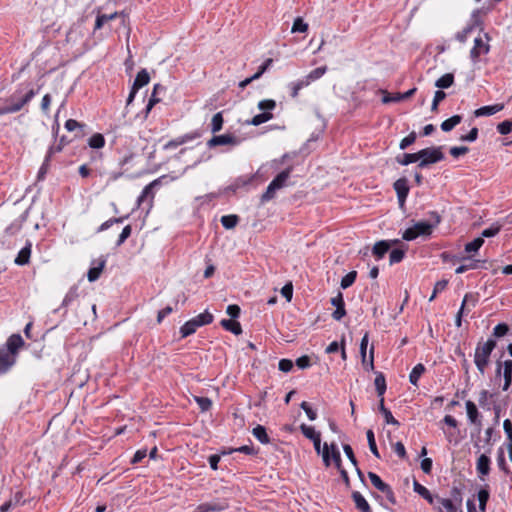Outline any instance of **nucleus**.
I'll return each mask as SVG.
<instances>
[{
	"instance_id": "obj_1",
	"label": "nucleus",
	"mask_w": 512,
	"mask_h": 512,
	"mask_svg": "<svg viewBox=\"0 0 512 512\" xmlns=\"http://www.w3.org/2000/svg\"><path fill=\"white\" fill-rule=\"evenodd\" d=\"M37 94L33 88L24 90L22 87L17 88L10 96L6 99V105L4 106L8 114H13L21 111Z\"/></svg>"
},
{
	"instance_id": "obj_2",
	"label": "nucleus",
	"mask_w": 512,
	"mask_h": 512,
	"mask_svg": "<svg viewBox=\"0 0 512 512\" xmlns=\"http://www.w3.org/2000/svg\"><path fill=\"white\" fill-rule=\"evenodd\" d=\"M496 347V341L489 338L485 342H479L475 349L474 363L481 374H484L490 362L492 351Z\"/></svg>"
},
{
	"instance_id": "obj_3",
	"label": "nucleus",
	"mask_w": 512,
	"mask_h": 512,
	"mask_svg": "<svg viewBox=\"0 0 512 512\" xmlns=\"http://www.w3.org/2000/svg\"><path fill=\"white\" fill-rule=\"evenodd\" d=\"M126 17L121 13H112L109 15H98L95 21L94 30L102 28L109 30H119L121 25L125 28Z\"/></svg>"
},
{
	"instance_id": "obj_4",
	"label": "nucleus",
	"mask_w": 512,
	"mask_h": 512,
	"mask_svg": "<svg viewBox=\"0 0 512 512\" xmlns=\"http://www.w3.org/2000/svg\"><path fill=\"white\" fill-rule=\"evenodd\" d=\"M292 170V167L286 168L270 182L266 191L261 196L262 203L272 200L275 197L276 191L280 190L286 185V182L290 177Z\"/></svg>"
},
{
	"instance_id": "obj_5",
	"label": "nucleus",
	"mask_w": 512,
	"mask_h": 512,
	"mask_svg": "<svg viewBox=\"0 0 512 512\" xmlns=\"http://www.w3.org/2000/svg\"><path fill=\"white\" fill-rule=\"evenodd\" d=\"M419 156V168H425L430 164L442 161L445 156L442 152V147H429L418 151Z\"/></svg>"
},
{
	"instance_id": "obj_6",
	"label": "nucleus",
	"mask_w": 512,
	"mask_h": 512,
	"mask_svg": "<svg viewBox=\"0 0 512 512\" xmlns=\"http://www.w3.org/2000/svg\"><path fill=\"white\" fill-rule=\"evenodd\" d=\"M433 225L426 221H419L412 227L405 230L402 237L406 241L416 239L418 236H429L432 234Z\"/></svg>"
},
{
	"instance_id": "obj_7",
	"label": "nucleus",
	"mask_w": 512,
	"mask_h": 512,
	"mask_svg": "<svg viewBox=\"0 0 512 512\" xmlns=\"http://www.w3.org/2000/svg\"><path fill=\"white\" fill-rule=\"evenodd\" d=\"M321 454H322L323 463L326 467H329L331 465V459H332L335 464V467L338 470L343 468L341 454H340V451L335 443H332L330 445H328L327 443H324Z\"/></svg>"
},
{
	"instance_id": "obj_8",
	"label": "nucleus",
	"mask_w": 512,
	"mask_h": 512,
	"mask_svg": "<svg viewBox=\"0 0 512 512\" xmlns=\"http://www.w3.org/2000/svg\"><path fill=\"white\" fill-rule=\"evenodd\" d=\"M485 13L481 10H476L472 13L471 18L463 30V32H483Z\"/></svg>"
},
{
	"instance_id": "obj_9",
	"label": "nucleus",
	"mask_w": 512,
	"mask_h": 512,
	"mask_svg": "<svg viewBox=\"0 0 512 512\" xmlns=\"http://www.w3.org/2000/svg\"><path fill=\"white\" fill-rule=\"evenodd\" d=\"M485 36H488V34H485ZM488 41V37H486V41H484L480 36L474 39V46L470 51V57L473 62H477L481 55H485L489 52L490 46Z\"/></svg>"
},
{
	"instance_id": "obj_10",
	"label": "nucleus",
	"mask_w": 512,
	"mask_h": 512,
	"mask_svg": "<svg viewBox=\"0 0 512 512\" xmlns=\"http://www.w3.org/2000/svg\"><path fill=\"white\" fill-rule=\"evenodd\" d=\"M393 187L396 191L399 205L400 207H403L410 190L408 180L405 177L399 178L394 182Z\"/></svg>"
},
{
	"instance_id": "obj_11",
	"label": "nucleus",
	"mask_w": 512,
	"mask_h": 512,
	"mask_svg": "<svg viewBox=\"0 0 512 512\" xmlns=\"http://www.w3.org/2000/svg\"><path fill=\"white\" fill-rule=\"evenodd\" d=\"M240 143L239 138L232 134H223L218 136H213L208 142L207 146L209 148H213L219 145H232L236 146Z\"/></svg>"
},
{
	"instance_id": "obj_12",
	"label": "nucleus",
	"mask_w": 512,
	"mask_h": 512,
	"mask_svg": "<svg viewBox=\"0 0 512 512\" xmlns=\"http://www.w3.org/2000/svg\"><path fill=\"white\" fill-rule=\"evenodd\" d=\"M300 429L303 435L313 441L314 449L317 454L322 452L321 450V435L319 432H316L314 427L308 426L306 424H301Z\"/></svg>"
},
{
	"instance_id": "obj_13",
	"label": "nucleus",
	"mask_w": 512,
	"mask_h": 512,
	"mask_svg": "<svg viewBox=\"0 0 512 512\" xmlns=\"http://www.w3.org/2000/svg\"><path fill=\"white\" fill-rule=\"evenodd\" d=\"M229 504L226 500L206 502L198 505L194 512H221L226 510Z\"/></svg>"
},
{
	"instance_id": "obj_14",
	"label": "nucleus",
	"mask_w": 512,
	"mask_h": 512,
	"mask_svg": "<svg viewBox=\"0 0 512 512\" xmlns=\"http://www.w3.org/2000/svg\"><path fill=\"white\" fill-rule=\"evenodd\" d=\"M465 406L468 420L470 421V423L476 425L478 427V432H480L482 424L480 420V413L477 409V406L471 400H467Z\"/></svg>"
},
{
	"instance_id": "obj_15",
	"label": "nucleus",
	"mask_w": 512,
	"mask_h": 512,
	"mask_svg": "<svg viewBox=\"0 0 512 512\" xmlns=\"http://www.w3.org/2000/svg\"><path fill=\"white\" fill-rule=\"evenodd\" d=\"M416 90L417 89L414 87V88L406 91L405 93L390 94V93L385 92V94L382 98V102L390 103V102H399V101L405 100V99L413 96L415 94Z\"/></svg>"
},
{
	"instance_id": "obj_16",
	"label": "nucleus",
	"mask_w": 512,
	"mask_h": 512,
	"mask_svg": "<svg viewBox=\"0 0 512 512\" xmlns=\"http://www.w3.org/2000/svg\"><path fill=\"white\" fill-rule=\"evenodd\" d=\"M6 345V351L9 352L10 355L15 356L19 348H21L24 345V341L21 335L13 334L8 338Z\"/></svg>"
},
{
	"instance_id": "obj_17",
	"label": "nucleus",
	"mask_w": 512,
	"mask_h": 512,
	"mask_svg": "<svg viewBox=\"0 0 512 512\" xmlns=\"http://www.w3.org/2000/svg\"><path fill=\"white\" fill-rule=\"evenodd\" d=\"M16 361V357L10 355L6 350H0V374L7 372Z\"/></svg>"
},
{
	"instance_id": "obj_18",
	"label": "nucleus",
	"mask_w": 512,
	"mask_h": 512,
	"mask_svg": "<svg viewBox=\"0 0 512 512\" xmlns=\"http://www.w3.org/2000/svg\"><path fill=\"white\" fill-rule=\"evenodd\" d=\"M503 378L502 390L507 391L512 383V360L510 359L503 361Z\"/></svg>"
},
{
	"instance_id": "obj_19",
	"label": "nucleus",
	"mask_w": 512,
	"mask_h": 512,
	"mask_svg": "<svg viewBox=\"0 0 512 512\" xmlns=\"http://www.w3.org/2000/svg\"><path fill=\"white\" fill-rule=\"evenodd\" d=\"M61 149H62L61 146H58L56 149H54V147H50V149L48 150L47 155L44 159V162L38 171V176H37L38 180H43L45 178V175L47 174L48 169H49V162H50V159H51L53 153L59 152V151H61Z\"/></svg>"
},
{
	"instance_id": "obj_20",
	"label": "nucleus",
	"mask_w": 512,
	"mask_h": 512,
	"mask_svg": "<svg viewBox=\"0 0 512 512\" xmlns=\"http://www.w3.org/2000/svg\"><path fill=\"white\" fill-rule=\"evenodd\" d=\"M352 499L355 503V507L361 512H372L371 507L364 496L358 492H352Z\"/></svg>"
},
{
	"instance_id": "obj_21",
	"label": "nucleus",
	"mask_w": 512,
	"mask_h": 512,
	"mask_svg": "<svg viewBox=\"0 0 512 512\" xmlns=\"http://www.w3.org/2000/svg\"><path fill=\"white\" fill-rule=\"evenodd\" d=\"M504 108V104H495L490 106H483L474 111L476 117L491 116L501 111Z\"/></svg>"
},
{
	"instance_id": "obj_22",
	"label": "nucleus",
	"mask_w": 512,
	"mask_h": 512,
	"mask_svg": "<svg viewBox=\"0 0 512 512\" xmlns=\"http://www.w3.org/2000/svg\"><path fill=\"white\" fill-rule=\"evenodd\" d=\"M31 256V243L28 242L18 253L15 258V264L23 266L29 263Z\"/></svg>"
},
{
	"instance_id": "obj_23",
	"label": "nucleus",
	"mask_w": 512,
	"mask_h": 512,
	"mask_svg": "<svg viewBox=\"0 0 512 512\" xmlns=\"http://www.w3.org/2000/svg\"><path fill=\"white\" fill-rule=\"evenodd\" d=\"M390 249V243L385 240L378 241L374 244L372 248V254L377 258V260L382 259L384 255Z\"/></svg>"
},
{
	"instance_id": "obj_24",
	"label": "nucleus",
	"mask_w": 512,
	"mask_h": 512,
	"mask_svg": "<svg viewBox=\"0 0 512 512\" xmlns=\"http://www.w3.org/2000/svg\"><path fill=\"white\" fill-rule=\"evenodd\" d=\"M476 469L480 475H488L490 472V458L485 454L480 455L477 459Z\"/></svg>"
},
{
	"instance_id": "obj_25",
	"label": "nucleus",
	"mask_w": 512,
	"mask_h": 512,
	"mask_svg": "<svg viewBox=\"0 0 512 512\" xmlns=\"http://www.w3.org/2000/svg\"><path fill=\"white\" fill-rule=\"evenodd\" d=\"M310 85L309 79H306V77L299 79L297 81L291 82L288 87L290 89V95L292 98H296L299 94V91L303 89L304 87H307Z\"/></svg>"
},
{
	"instance_id": "obj_26",
	"label": "nucleus",
	"mask_w": 512,
	"mask_h": 512,
	"mask_svg": "<svg viewBox=\"0 0 512 512\" xmlns=\"http://www.w3.org/2000/svg\"><path fill=\"white\" fill-rule=\"evenodd\" d=\"M160 184V179H155L153 180L151 183H149L147 186L144 187V189L142 190L141 194L139 195L138 199H137V206L139 207L141 205L142 202H144V200L147 198V197H151L153 198L154 195H153V192H152V189L159 185Z\"/></svg>"
},
{
	"instance_id": "obj_27",
	"label": "nucleus",
	"mask_w": 512,
	"mask_h": 512,
	"mask_svg": "<svg viewBox=\"0 0 512 512\" xmlns=\"http://www.w3.org/2000/svg\"><path fill=\"white\" fill-rule=\"evenodd\" d=\"M200 326L193 318L184 323L180 328V334L182 338H186L196 332Z\"/></svg>"
},
{
	"instance_id": "obj_28",
	"label": "nucleus",
	"mask_w": 512,
	"mask_h": 512,
	"mask_svg": "<svg viewBox=\"0 0 512 512\" xmlns=\"http://www.w3.org/2000/svg\"><path fill=\"white\" fill-rule=\"evenodd\" d=\"M221 326L230 331L235 335H240L242 333V327L239 322L232 319H222L220 322Z\"/></svg>"
},
{
	"instance_id": "obj_29",
	"label": "nucleus",
	"mask_w": 512,
	"mask_h": 512,
	"mask_svg": "<svg viewBox=\"0 0 512 512\" xmlns=\"http://www.w3.org/2000/svg\"><path fill=\"white\" fill-rule=\"evenodd\" d=\"M150 81L149 73L146 69H142L138 72L136 75V78L134 80L133 86L135 89H140L143 86L147 85Z\"/></svg>"
},
{
	"instance_id": "obj_30",
	"label": "nucleus",
	"mask_w": 512,
	"mask_h": 512,
	"mask_svg": "<svg viewBox=\"0 0 512 512\" xmlns=\"http://www.w3.org/2000/svg\"><path fill=\"white\" fill-rule=\"evenodd\" d=\"M253 436L262 444H268L270 442V438L266 432V428L262 425H257L252 430Z\"/></svg>"
},
{
	"instance_id": "obj_31",
	"label": "nucleus",
	"mask_w": 512,
	"mask_h": 512,
	"mask_svg": "<svg viewBox=\"0 0 512 512\" xmlns=\"http://www.w3.org/2000/svg\"><path fill=\"white\" fill-rule=\"evenodd\" d=\"M495 396L494 393H490L488 390H482L479 393L478 402L481 408L490 410L491 409V402L490 400Z\"/></svg>"
},
{
	"instance_id": "obj_32",
	"label": "nucleus",
	"mask_w": 512,
	"mask_h": 512,
	"mask_svg": "<svg viewBox=\"0 0 512 512\" xmlns=\"http://www.w3.org/2000/svg\"><path fill=\"white\" fill-rule=\"evenodd\" d=\"M374 384H375V388H376L378 397L384 396L387 387H386L385 376L382 372H378L376 374Z\"/></svg>"
},
{
	"instance_id": "obj_33",
	"label": "nucleus",
	"mask_w": 512,
	"mask_h": 512,
	"mask_svg": "<svg viewBox=\"0 0 512 512\" xmlns=\"http://www.w3.org/2000/svg\"><path fill=\"white\" fill-rule=\"evenodd\" d=\"M105 264H106V260L102 259L96 267H92L89 269V271L87 273V278L90 282H94L100 277V275L105 267Z\"/></svg>"
},
{
	"instance_id": "obj_34",
	"label": "nucleus",
	"mask_w": 512,
	"mask_h": 512,
	"mask_svg": "<svg viewBox=\"0 0 512 512\" xmlns=\"http://www.w3.org/2000/svg\"><path fill=\"white\" fill-rule=\"evenodd\" d=\"M425 366L421 363L414 366L412 369L410 375H409V381L412 385L418 386L419 378L422 376V374L425 372Z\"/></svg>"
},
{
	"instance_id": "obj_35",
	"label": "nucleus",
	"mask_w": 512,
	"mask_h": 512,
	"mask_svg": "<svg viewBox=\"0 0 512 512\" xmlns=\"http://www.w3.org/2000/svg\"><path fill=\"white\" fill-rule=\"evenodd\" d=\"M461 121L462 117L460 115H454L441 123V129L444 132H449L461 123Z\"/></svg>"
},
{
	"instance_id": "obj_36",
	"label": "nucleus",
	"mask_w": 512,
	"mask_h": 512,
	"mask_svg": "<svg viewBox=\"0 0 512 512\" xmlns=\"http://www.w3.org/2000/svg\"><path fill=\"white\" fill-rule=\"evenodd\" d=\"M413 489L417 494H419L421 497L427 500L430 504L433 503L434 498L430 491L416 480L413 483Z\"/></svg>"
},
{
	"instance_id": "obj_37",
	"label": "nucleus",
	"mask_w": 512,
	"mask_h": 512,
	"mask_svg": "<svg viewBox=\"0 0 512 512\" xmlns=\"http://www.w3.org/2000/svg\"><path fill=\"white\" fill-rule=\"evenodd\" d=\"M21 498V493H16L13 497H11L8 501H6L0 506V512H9L10 509L19 505V503L21 502Z\"/></svg>"
},
{
	"instance_id": "obj_38",
	"label": "nucleus",
	"mask_w": 512,
	"mask_h": 512,
	"mask_svg": "<svg viewBox=\"0 0 512 512\" xmlns=\"http://www.w3.org/2000/svg\"><path fill=\"white\" fill-rule=\"evenodd\" d=\"M418 152L416 153H404L402 156H397L396 161L403 166L409 165L419 161Z\"/></svg>"
},
{
	"instance_id": "obj_39",
	"label": "nucleus",
	"mask_w": 512,
	"mask_h": 512,
	"mask_svg": "<svg viewBox=\"0 0 512 512\" xmlns=\"http://www.w3.org/2000/svg\"><path fill=\"white\" fill-rule=\"evenodd\" d=\"M453 83L454 75L451 73H446L435 82V86L440 89H446L452 86Z\"/></svg>"
},
{
	"instance_id": "obj_40",
	"label": "nucleus",
	"mask_w": 512,
	"mask_h": 512,
	"mask_svg": "<svg viewBox=\"0 0 512 512\" xmlns=\"http://www.w3.org/2000/svg\"><path fill=\"white\" fill-rule=\"evenodd\" d=\"M272 118L273 114L271 112H262L260 114L255 115L248 123L253 126H259L265 122H268Z\"/></svg>"
},
{
	"instance_id": "obj_41",
	"label": "nucleus",
	"mask_w": 512,
	"mask_h": 512,
	"mask_svg": "<svg viewBox=\"0 0 512 512\" xmlns=\"http://www.w3.org/2000/svg\"><path fill=\"white\" fill-rule=\"evenodd\" d=\"M239 222V217L237 215H224L221 217V224L226 229H233Z\"/></svg>"
},
{
	"instance_id": "obj_42",
	"label": "nucleus",
	"mask_w": 512,
	"mask_h": 512,
	"mask_svg": "<svg viewBox=\"0 0 512 512\" xmlns=\"http://www.w3.org/2000/svg\"><path fill=\"white\" fill-rule=\"evenodd\" d=\"M88 144L94 149L102 148L105 145V138L102 134L96 133L90 137Z\"/></svg>"
},
{
	"instance_id": "obj_43",
	"label": "nucleus",
	"mask_w": 512,
	"mask_h": 512,
	"mask_svg": "<svg viewBox=\"0 0 512 512\" xmlns=\"http://www.w3.org/2000/svg\"><path fill=\"white\" fill-rule=\"evenodd\" d=\"M483 244H484V239L482 237H477L473 241H471L465 245V252L475 253L482 247Z\"/></svg>"
},
{
	"instance_id": "obj_44",
	"label": "nucleus",
	"mask_w": 512,
	"mask_h": 512,
	"mask_svg": "<svg viewBox=\"0 0 512 512\" xmlns=\"http://www.w3.org/2000/svg\"><path fill=\"white\" fill-rule=\"evenodd\" d=\"M223 123H224V120H223L222 112H218V113L214 114V116L212 117V121H211V132L212 133L219 132L223 127Z\"/></svg>"
},
{
	"instance_id": "obj_45",
	"label": "nucleus",
	"mask_w": 512,
	"mask_h": 512,
	"mask_svg": "<svg viewBox=\"0 0 512 512\" xmlns=\"http://www.w3.org/2000/svg\"><path fill=\"white\" fill-rule=\"evenodd\" d=\"M366 436H367V441H368L370 451L372 452V454L375 457L380 458V454H379V451H378V448L376 445V441H375L374 432L371 429H369L366 432Z\"/></svg>"
},
{
	"instance_id": "obj_46",
	"label": "nucleus",
	"mask_w": 512,
	"mask_h": 512,
	"mask_svg": "<svg viewBox=\"0 0 512 512\" xmlns=\"http://www.w3.org/2000/svg\"><path fill=\"white\" fill-rule=\"evenodd\" d=\"M192 139H193V137L190 136V135L181 136V137H179V138H177L175 140H171L168 143H166L164 145V149L169 150V149L176 148V147H178V146H180V145H182V144H184L187 141L192 140Z\"/></svg>"
},
{
	"instance_id": "obj_47",
	"label": "nucleus",
	"mask_w": 512,
	"mask_h": 512,
	"mask_svg": "<svg viewBox=\"0 0 512 512\" xmlns=\"http://www.w3.org/2000/svg\"><path fill=\"white\" fill-rule=\"evenodd\" d=\"M193 319L196 320L197 324L201 327L212 323L214 317L210 312L206 310L203 313L194 317Z\"/></svg>"
},
{
	"instance_id": "obj_48",
	"label": "nucleus",
	"mask_w": 512,
	"mask_h": 512,
	"mask_svg": "<svg viewBox=\"0 0 512 512\" xmlns=\"http://www.w3.org/2000/svg\"><path fill=\"white\" fill-rule=\"evenodd\" d=\"M356 277H357V272L356 271H350L349 273H347L342 279H341V283H340V286L342 289H347L349 288L351 285H353V283L355 282L356 280Z\"/></svg>"
},
{
	"instance_id": "obj_49",
	"label": "nucleus",
	"mask_w": 512,
	"mask_h": 512,
	"mask_svg": "<svg viewBox=\"0 0 512 512\" xmlns=\"http://www.w3.org/2000/svg\"><path fill=\"white\" fill-rule=\"evenodd\" d=\"M368 477L372 485L379 491H382L388 485L374 472H368Z\"/></svg>"
},
{
	"instance_id": "obj_50",
	"label": "nucleus",
	"mask_w": 512,
	"mask_h": 512,
	"mask_svg": "<svg viewBox=\"0 0 512 512\" xmlns=\"http://www.w3.org/2000/svg\"><path fill=\"white\" fill-rule=\"evenodd\" d=\"M469 299L473 300V304L475 303V298L473 295L471 294H466L464 296V299L462 301V305H461V308L460 310L458 311L457 315H456V319H455V324L457 327H460L461 326V320H462V314H463V311H464V307L466 305V303L469 301Z\"/></svg>"
},
{
	"instance_id": "obj_51",
	"label": "nucleus",
	"mask_w": 512,
	"mask_h": 512,
	"mask_svg": "<svg viewBox=\"0 0 512 512\" xmlns=\"http://www.w3.org/2000/svg\"><path fill=\"white\" fill-rule=\"evenodd\" d=\"M477 497L479 501V509L482 512H485L486 504L489 499V492L486 489H481L478 491Z\"/></svg>"
},
{
	"instance_id": "obj_52",
	"label": "nucleus",
	"mask_w": 512,
	"mask_h": 512,
	"mask_svg": "<svg viewBox=\"0 0 512 512\" xmlns=\"http://www.w3.org/2000/svg\"><path fill=\"white\" fill-rule=\"evenodd\" d=\"M326 66L318 67L312 70L307 76L306 79H309V83L321 78L326 73Z\"/></svg>"
},
{
	"instance_id": "obj_53",
	"label": "nucleus",
	"mask_w": 512,
	"mask_h": 512,
	"mask_svg": "<svg viewBox=\"0 0 512 512\" xmlns=\"http://www.w3.org/2000/svg\"><path fill=\"white\" fill-rule=\"evenodd\" d=\"M417 138V134L415 131H412L408 136L403 138L399 144V148L401 150L407 149L410 145H412Z\"/></svg>"
},
{
	"instance_id": "obj_54",
	"label": "nucleus",
	"mask_w": 512,
	"mask_h": 512,
	"mask_svg": "<svg viewBox=\"0 0 512 512\" xmlns=\"http://www.w3.org/2000/svg\"><path fill=\"white\" fill-rule=\"evenodd\" d=\"M127 218H128V216L111 218L100 225V227L98 228V232H102V231L109 229L114 223H122Z\"/></svg>"
},
{
	"instance_id": "obj_55",
	"label": "nucleus",
	"mask_w": 512,
	"mask_h": 512,
	"mask_svg": "<svg viewBox=\"0 0 512 512\" xmlns=\"http://www.w3.org/2000/svg\"><path fill=\"white\" fill-rule=\"evenodd\" d=\"M195 401L202 412L208 411L212 406V401L207 397L195 396Z\"/></svg>"
},
{
	"instance_id": "obj_56",
	"label": "nucleus",
	"mask_w": 512,
	"mask_h": 512,
	"mask_svg": "<svg viewBox=\"0 0 512 512\" xmlns=\"http://www.w3.org/2000/svg\"><path fill=\"white\" fill-rule=\"evenodd\" d=\"M275 107H276V102L272 99L261 100L258 103V108L260 110H262L263 112H270V111L274 110Z\"/></svg>"
},
{
	"instance_id": "obj_57",
	"label": "nucleus",
	"mask_w": 512,
	"mask_h": 512,
	"mask_svg": "<svg viewBox=\"0 0 512 512\" xmlns=\"http://www.w3.org/2000/svg\"><path fill=\"white\" fill-rule=\"evenodd\" d=\"M405 256V252L404 250L402 249H393L391 252H390V264H395V263H399L403 260Z\"/></svg>"
},
{
	"instance_id": "obj_58",
	"label": "nucleus",
	"mask_w": 512,
	"mask_h": 512,
	"mask_svg": "<svg viewBox=\"0 0 512 512\" xmlns=\"http://www.w3.org/2000/svg\"><path fill=\"white\" fill-rule=\"evenodd\" d=\"M447 285H448L447 280L437 281L434 285L433 293H432L431 297L429 298V301H433L436 298L438 293H440L446 289Z\"/></svg>"
},
{
	"instance_id": "obj_59",
	"label": "nucleus",
	"mask_w": 512,
	"mask_h": 512,
	"mask_svg": "<svg viewBox=\"0 0 512 512\" xmlns=\"http://www.w3.org/2000/svg\"><path fill=\"white\" fill-rule=\"evenodd\" d=\"M501 226L498 224H493L489 228H486L482 231L481 237L490 238L496 236L500 232Z\"/></svg>"
},
{
	"instance_id": "obj_60",
	"label": "nucleus",
	"mask_w": 512,
	"mask_h": 512,
	"mask_svg": "<svg viewBox=\"0 0 512 512\" xmlns=\"http://www.w3.org/2000/svg\"><path fill=\"white\" fill-rule=\"evenodd\" d=\"M308 30V24L305 23L302 18L298 17L295 19L290 32H306Z\"/></svg>"
},
{
	"instance_id": "obj_61",
	"label": "nucleus",
	"mask_w": 512,
	"mask_h": 512,
	"mask_svg": "<svg viewBox=\"0 0 512 512\" xmlns=\"http://www.w3.org/2000/svg\"><path fill=\"white\" fill-rule=\"evenodd\" d=\"M446 97V93L442 90H437L434 95V99L431 105V111L435 112L438 109L439 103L444 100Z\"/></svg>"
},
{
	"instance_id": "obj_62",
	"label": "nucleus",
	"mask_w": 512,
	"mask_h": 512,
	"mask_svg": "<svg viewBox=\"0 0 512 512\" xmlns=\"http://www.w3.org/2000/svg\"><path fill=\"white\" fill-rule=\"evenodd\" d=\"M497 130L501 135H507L512 131V121L505 120L498 124Z\"/></svg>"
},
{
	"instance_id": "obj_63",
	"label": "nucleus",
	"mask_w": 512,
	"mask_h": 512,
	"mask_svg": "<svg viewBox=\"0 0 512 512\" xmlns=\"http://www.w3.org/2000/svg\"><path fill=\"white\" fill-rule=\"evenodd\" d=\"M273 59L268 58L266 59L262 65L259 66L258 71L254 74V78L259 79L272 65Z\"/></svg>"
},
{
	"instance_id": "obj_64",
	"label": "nucleus",
	"mask_w": 512,
	"mask_h": 512,
	"mask_svg": "<svg viewBox=\"0 0 512 512\" xmlns=\"http://www.w3.org/2000/svg\"><path fill=\"white\" fill-rule=\"evenodd\" d=\"M509 330V327L507 324L505 323H500V324H497L494 329H493V335L495 337H502V336H505L507 334Z\"/></svg>"
}]
</instances>
